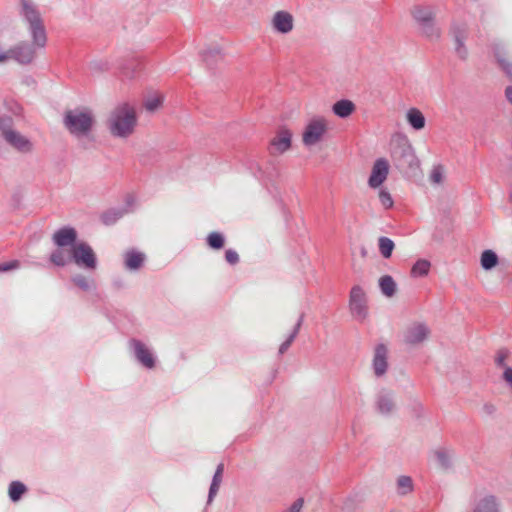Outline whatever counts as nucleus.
<instances>
[{"label": "nucleus", "instance_id": "412c9836", "mask_svg": "<svg viewBox=\"0 0 512 512\" xmlns=\"http://www.w3.org/2000/svg\"><path fill=\"white\" fill-rule=\"evenodd\" d=\"M224 472V464L220 463L218 464L216 471L214 473L212 483L210 485L209 494H208V503L212 502L213 498L218 493L220 484L222 482V476Z\"/></svg>", "mask_w": 512, "mask_h": 512}, {"label": "nucleus", "instance_id": "c756f323", "mask_svg": "<svg viewBox=\"0 0 512 512\" xmlns=\"http://www.w3.org/2000/svg\"><path fill=\"white\" fill-rule=\"evenodd\" d=\"M124 213H125V211H123L121 209H115V208L109 209V210L105 211L104 213H102L101 221L105 225H112L115 222H117L124 215Z\"/></svg>", "mask_w": 512, "mask_h": 512}, {"label": "nucleus", "instance_id": "f257e3e1", "mask_svg": "<svg viewBox=\"0 0 512 512\" xmlns=\"http://www.w3.org/2000/svg\"><path fill=\"white\" fill-rule=\"evenodd\" d=\"M20 6V15L28 25L32 43L19 42L10 48V56L20 65H29L36 59L37 50L46 47L48 39L38 6L32 0H20Z\"/></svg>", "mask_w": 512, "mask_h": 512}, {"label": "nucleus", "instance_id": "6e6552de", "mask_svg": "<svg viewBox=\"0 0 512 512\" xmlns=\"http://www.w3.org/2000/svg\"><path fill=\"white\" fill-rule=\"evenodd\" d=\"M71 260L80 268L94 271L97 268V257L92 247L80 241L70 249Z\"/></svg>", "mask_w": 512, "mask_h": 512}, {"label": "nucleus", "instance_id": "58836bf2", "mask_svg": "<svg viewBox=\"0 0 512 512\" xmlns=\"http://www.w3.org/2000/svg\"><path fill=\"white\" fill-rule=\"evenodd\" d=\"M430 180L434 184H440L443 181V167L441 165L433 167Z\"/></svg>", "mask_w": 512, "mask_h": 512}, {"label": "nucleus", "instance_id": "f03ea898", "mask_svg": "<svg viewBox=\"0 0 512 512\" xmlns=\"http://www.w3.org/2000/svg\"><path fill=\"white\" fill-rule=\"evenodd\" d=\"M137 125L135 108L128 103L115 106L106 120V126L112 136L127 138L134 133Z\"/></svg>", "mask_w": 512, "mask_h": 512}, {"label": "nucleus", "instance_id": "864d4df0", "mask_svg": "<svg viewBox=\"0 0 512 512\" xmlns=\"http://www.w3.org/2000/svg\"><path fill=\"white\" fill-rule=\"evenodd\" d=\"M509 199H510V201L512 202V191H511V192H510V194H509Z\"/></svg>", "mask_w": 512, "mask_h": 512}, {"label": "nucleus", "instance_id": "a19ab883", "mask_svg": "<svg viewBox=\"0 0 512 512\" xmlns=\"http://www.w3.org/2000/svg\"><path fill=\"white\" fill-rule=\"evenodd\" d=\"M455 53L461 60H466L468 57V50L465 46V41L455 42Z\"/></svg>", "mask_w": 512, "mask_h": 512}, {"label": "nucleus", "instance_id": "37998d69", "mask_svg": "<svg viewBox=\"0 0 512 512\" xmlns=\"http://www.w3.org/2000/svg\"><path fill=\"white\" fill-rule=\"evenodd\" d=\"M225 259L229 264L235 265L239 262V255L235 250L228 249L225 252Z\"/></svg>", "mask_w": 512, "mask_h": 512}, {"label": "nucleus", "instance_id": "cd10ccee", "mask_svg": "<svg viewBox=\"0 0 512 512\" xmlns=\"http://www.w3.org/2000/svg\"><path fill=\"white\" fill-rule=\"evenodd\" d=\"M26 491V486L20 481H12L9 485V497L13 502L19 501Z\"/></svg>", "mask_w": 512, "mask_h": 512}, {"label": "nucleus", "instance_id": "dca6fc26", "mask_svg": "<svg viewBox=\"0 0 512 512\" xmlns=\"http://www.w3.org/2000/svg\"><path fill=\"white\" fill-rule=\"evenodd\" d=\"M130 345L134 350L136 359L146 368L155 366V359L151 351L141 341L132 339Z\"/></svg>", "mask_w": 512, "mask_h": 512}, {"label": "nucleus", "instance_id": "f704fd0d", "mask_svg": "<svg viewBox=\"0 0 512 512\" xmlns=\"http://www.w3.org/2000/svg\"><path fill=\"white\" fill-rule=\"evenodd\" d=\"M111 64L107 59H98L90 62L89 69L92 73L98 74L110 69Z\"/></svg>", "mask_w": 512, "mask_h": 512}, {"label": "nucleus", "instance_id": "473e14b6", "mask_svg": "<svg viewBox=\"0 0 512 512\" xmlns=\"http://www.w3.org/2000/svg\"><path fill=\"white\" fill-rule=\"evenodd\" d=\"M494 55L500 67L507 74V76L512 79V63L504 57L503 53L498 49V47L494 48Z\"/></svg>", "mask_w": 512, "mask_h": 512}, {"label": "nucleus", "instance_id": "4c0bfd02", "mask_svg": "<svg viewBox=\"0 0 512 512\" xmlns=\"http://www.w3.org/2000/svg\"><path fill=\"white\" fill-rule=\"evenodd\" d=\"M378 196L380 203L385 209H390L393 206L394 201L392 199V196L386 189H381L379 191Z\"/></svg>", "mask_w": 512, "mask_h": 512}, {"label": "nucleus", "instance_id": "9d476101", "mask_svg": "<svg viewBox=\"0 0 512 512\" xmlns=\"http://www.w3.org/2000/svg\"><path fill=\"white\" fill-rule=\"evenodd\" d=\"M430 334L426 324L415 322L409 325L404 333V341L408 345H418L424 342Z\"/></svg>", "mask_w": 512, "mask_h": 512}, {"label": "nucleus", "instance_id": "aec40b11", "mask_svg": "<svg viewBox=\"0 0 512 512\" xmlns=\"http://www.w3.org/2000/svg\"><path fill=\"white\" fill-rule=\"evenodd\" d=\"M498 506L497 499L494 496L489 495L479 500L473 512H498Z\"/></svg>", "mask_w": 512, "mask_h": 512}, {"label": "nucleus", "instance_id": "2eb2a0df", "mask_svg": "<svg viewBox=\"0 0 512 512\" xmlns=\"http://www.w3.org/2000/svg\"><path fill=\"white\" fill-rule=\"evenodd\" d=\"M53 242L59 248L73 247L77 244V231L73 227H63L53 234Z\"/></svg>", "mask_w": 512, "mask_h": 512}, {"label": "nucleus", "instance_id": "5701e85b", "mask_svg": "<svg viewBox=\"0 0 512 512\" xmlns=\"http://www.w3.org/2000/svg\"><path fill=\"white\" fill-rule=\"evenodd\" d=\"M407 121L416 130H421L425 126V117L416 108H411L407 112Z\"/></svg>", "mask_w": 512, "mask_h": 512}, {"label": "nucleus", "instance_id": "6ab92c4d", "mask_svg": "<svg viewBox=\"0 0 512 512\" xmlns=\"http://www.w3.org/2000/svg\"><path fill=\"white\" fill-rule=\"evenodd\" d=\"M355 109V104L347 99L339 100L332 106L333 113L340 118L349 117L355 111Z\"/></svg>", "mask_w": 512, "mask_h": 512}, {"label": "nucleus", "instance_id": "8fccbe9b", "mask_svg": "<svg viewBox=\"0 0 512 512\" xmlns=\"http://www.w3.org/2000/svg\"><path fill=\"white\" fill-rule=\"evenodd\" d=\"M505 97H506L507 101L512 104V86H508L505 89Z\"/></svg>", "mask_w": 512, "mask_h": 512}, {"label": "nucleus", "instance_id": "9b49d317", "mask_svg": "<svg viewBox=\"0 0 512 512\" xmlns=\"http://www.w3.org/2000/svg\"><path fill=\"white\" fill-rule=\"evenodd\" d=\"M389 174V163L385 158H378L372 167L371 175L368 179V185L371 188L380 187Z\"/></svg>", "mask_w": 512, "mask_h": 512}, {"label": "nucleus", "instance_id": "e433bc0d", "mask_svg": "<svg viewBox=\"0 0 512 512\" xmlns=\"http://www.w3.org/2000/svg\"><path fill=\"white\" fill-rule=\"evenodd\" d=\"M397 486L401 494H407L412 491V479L408 476H401L397 480Z\"/></svg>", "mask_w": 512, "mask_h": 512}, {"label": "nucleus", "instance_id": "c85d7f7f", "mask_svg": "<svg viewBox=\"0 0 512 512\" xmlns=\"http://www.w3.org/2000/svg\"><path fill=\"white\" fill-rule=\"evenodd\" d=\"M378 247H379L380 254L385 259H388L392 255L395 244L390 238L382 236L378 239Z\"/></svg>", "mask_w": 512, "mask_h": 512}, {"label": "nucleus", "instance_id": "bb28decb", "mask_svg": "<svg viewBox=\"0 0 512 512\" xmlns=\"http://www.w3.org/2000/svg\"><path fill=\"white\" fill-rule=\"evenodd\" d=\"M303 319H304V315L301 314L292 333L289 335V337L287 338L286 341H284L280 347H279V354H284L288 349L289 347L291 346V344L293 343L294 339L296 338V336L298 335L299 333V330L301 328V325L303 323Z\"/></svg>", "mask_w": 512, "mask_h": 512}, {"label": "nucleus", "instance_id": "49530a36", "mask_svg": "<svg viewBox=\"0 0 512 512\" xmlns=\"http://www.w3.org/2000/svg\"><path fill=\"white\" fill-rule=\"evenodd\" d=\"M19 266L18 261H12L9 263H5L3 265L0 264V272L2 271H10L12 269H15Z\"/></svg>", "mask_w": 512, "mask_h": 512}, {"label": "nucleus", "instance_id": "423d86ee", "mask_svg": "<svg viewBox=\"0 0 512 512\" xmlns=\"http://www.w3.org/2000/svg\"><path fill=\"white\" fill-rule=\"evenodd\" d=\"M328 132V120L323 116H314L306 124L302 133V142L311 147L320 143Z\"/></svg>", "mask_w": 512, "mask_h": 512}, {"label": "nucleus", "instance_id": "0eeeda50", "mask_svg": "<svg viewBox=\"0 0 512 512\" xmlns=\"http://www.w3.org/2000/svg\"><path fill=\"white\" fill-rule=\"evenodd\" d=\"M0 134L9 145L18 151L27 153L32 150L30 140L12 128L10 117H0Z\"/></svg>", "mask_w": 512, "mask_h": 512}, {"label": "nucleus", "instance_id": "a18cd8bd", "mask_svg": "<svg viewBox=\"0 0 512 512\" xmlns=\"http://www.w3.org/2000/svg\"><path fill=\"white\" fill-rule=\"evenodd\" d=\"M303 503H304V500L302 498H299L285 512H300L303 507Z\"/></svg>", "mask_w": 512, "mask_h": 512}, {"label": "nucleus", "instance_id": "a878e982", "mask_svg": "<svg viewBox=\"0 0 512 512\" xmlns=\"http://www.w3.org/2000/svg\"><path fill=\"white\" fill-rule=\"evenodd\" d=\"M450 33L454 42L465 41L468 37V27L464 23H453L450 28Z\"/></svg>", "mask_w": 512, "mask_h": 512}, {"label": "nucleus", "instance_id": "2f4dec72", "mask_svg": "<svg viewBox=\"0 0 512 512\" xmlns=\"http://www.w3.org/2000/svg\"><path fill=\"white\" fill-rule=\"evenodd\" d=\"M430 262L425 259L418 260L411 269V275L414 277H423L429 273L430 270Z\"/></svg>", "mask_w": 512, "mask_h": 512}, {"label": "nucleus", "instance_id": "1a4fd4ad", "mask_svg": "<svg viewBox=\"0 0 512 512\" xmlns=\"http://www.w3.org/2000/svg\"><path fill=\"white\" fill-rule=\"evenodd\" d=\"M349 306L351 313L357 319L363 320L367 315L366 296L363 289L356 285L350 292Z\"/></svg>", "mask_w": 512, "mask_h": 512}, {"label": "nucleus", "instance_id": "a211bd4d", "mask_svg": "<svg viewBox=\"0 0 512 512\" xmlns=\"http://www.w3.org/2000/svg\"><path fill=\"white\" fill-rule=\"evenodd\" d=\"M376 408L381 414H390L395 408L393 394L387 391H381L376 399Z\"/></svg>", "mask_w": 512, "mask_h": 512}, {"label": "nucleus", "instance_id": "7ed1b4c3", "mask_svg": "<svg viewBox=\"0 0 512 512\" xmlns=\"http://www.w3.org/2000/svg\"><path fill=\"white\" fill-rule=\"evenodd\" d=\"M411 15L419 25L422 35L431 41L438 40L441 30L435 23L436 8L431 5L417 4L411 9Z\"/></svg>", "mask_w": 512, "mask_h": 512}, {"label": "nucleus", "instance_id": "79ce46f5", "mask_svg": "<svg viewBox=\"0 0 512 512\" xmlns=\"http://www.w3.org/2000/svg\"><path fill=\"white\" fill-rule=\"evenodd\" d=\"M508 355H509L508 350H506V349H500V350L497 352L496 356H495V364H496L498 367H501V368H505V367H507V366H506L505 361H506V359H507Z\"/></svg>", "mask_w": 512, "mask_h": 512}, {"label": "nucleus", "instance_id": "c03bdc74", "mask_svg": "<svg viewBox=\"0 0 512 512\" xmlns=\"http://www.w3.org/2000/svg\"><path fill=\"white\" fill-rule=\"evenodd\" d=\"M503 380L506 382V384L509 386V388L512 389V368L511 367H505V370L503 372Z\"/></svg>", "mask_w": 512, "mask_h": 512}, {"label": "nucleus", "instance_id": "7c9ffc66", "mask_svg": "<svg viewBox=\"0 0 512 512\" xmlns=\"http://www.w3.org/2000/svg\"><path fill=\"white\" fill-rule=\"evenodd\" d=\"M50 261L56 266L63 267L71 261V253L66 255L64 250L56 249L50 255Z\"/></svg>", "mask_w": 512, "mask_h": 512}, {"label": "nucleus", "instance_id": "39448f33", "mask_svg": "<svg viewBox=\"0 0 512 512\" xmlns=\"http://www.w3.org/2000/svg\"><path fill=\"white\" fill-rule=\"evenodd\" d=\"M391 157L399 168H410L417 161L414 149L406 137H398L392 142Z\"/></svg>", "mask_w": 512, "mask_h": 512}, {"label": "nucleus", "instance_id": "de8ad7c7", "mask_svg": "<svg viewBox=\"0 0 512 512\" xmlns=\"http://www.w3.org/2000/svg\"><path fill=\"white\" fill-rule=\"evenodd\" d=\"M11 60L10 49L6 51H0V64L6 63Z\"/></svg>", "mask_w": 512, "mask_h": 512}, {"label": "nucleus", "instance_id": "ea45409f", "mask_svg": "<svg viewBox=\"0 0 512 512\" xmlns=\"http://www.w3.org/2000/svg\"><path fill=\"white\" fill-rule=\"evenodd\" d=\"M72 282L77 286L79 287L80 289L84 290V291H87L90 289V283H89V280L81 275V274H78V275H75L73 278H72Z\"/></svg>", "mask_w": 512, "mask_h": 512}, {"label": "nucleus", "instance_id": "4be33fe9", "mask_svg": "<svg viewBox=\"0 0 512 512\" xmlns=\"http://www.w3.org/2000/svg\"><path fill=\"white\" fill-rule=\"evenodd\" d=\"M164 97L159 92H153L144 98L143 106L148 112H155L162 106Z\"/></svg>", "mask_w": 512, "mask_h": 512}, {"label": "nucleus", "instance_id": "f3484780", "mask_svg": "<svg viewBox=\"0 0 512 512\" xmlns=\"http://www.w3.org/2000/svg\"><path fill=\"white\" fill-rule=\"evenodd\" d=\"M123 258L125 268L130 271H135L139 270L143 266L146 260V255L143 252L130 249L124 253Z\"/></svg>", "mask_w": 512, "mask_h": 512}, {"label": "nucleus", "instance_id": "09e8293b", "mask_svg": "<svg viewBox=\"0 0 512 512\" xmlns=\"http://www.w3.org/2000/svg\"><path fill=\"white\" fill-rule=\"evenodd\" d=\"M219 55H220V51L218 49H214V50L206 51L203 54V59L209 64L208 58L210 56H219Z\"/></svg>", "mask_w": 512, "mask_h": 512}, {"label": "nucleus", "instance_id": "b1692460", "mask_svg": "<svg viewBox=\"0 0 512 512\" xmlns=\"http://www.w3.org/2000/svg\"><path fill=\"white\" fill-rule=\"evenodd\" d=\"M381 292L386 297L394 296L396 292V283L390 275H384L379 279Z\"/></svg>", "mask_w": 512, "mask_h": 512}, {"label": "nucleus", "instance_id": "4468645a", "mask_svg": "<svg viewBox=\"0 0 512 512\" xmlns=\"http://www.w3.org/2000/svg\"><path fill=\"white\" fill-rule=\"evenodd\" d=\"M271 25L277 33L288 34L294 28V18L287 11H277L271 19Z\"/></svg>", "mask_w": 512, "mask_h": 512}, {"label": "nucleus", "instance_id": "393cba45", "mask_svg": "<svg viewBox=\"0 0 512 512\" xmlns=\"http://www.w3.org/2000/svg\"><path fill=\"white\" fill-rule=\"evenodd\" d=\"M480 262L484 270H491L498 264V256L492 250H485L481 254Z\"/></svg>", "mask_w": 512, "mask_h": 512}, {"label": "nucleus", "instance_id": "c9c22d12", "mask_svg": "<svg viewBox=\"0 0 512 512\" xmlns=\"http://www.w3.org/2000/svg\"><path fill=\"white\" fill-rule=\"evenodd\" d=\"M224 242V236L219 232H212L207 236V243L213 249H221Z\"/></svg>", "mask_w": 512, "mask_h": 512}, {"label": "nucleus", "instance_id": "f8f14e48", "mask_svg": "<svg viewBox=\"0 0 512 512\" xmlns=\"http://www.w3.org/2000/svg\"><path fill=\"white\" fill-rule=\"evenodd\" d=\"M388 349L384 344H378L374 349L372 368L376 377H382L388 370Z\"/></svg>", "mask_w": 512, "mask_h": 512}, {"label": "nucleus", "instance_id": "603ef678", "mask_svg": "<svg viewBox=\"0 0 512 512\" xmlns=\"http://www.w3.org/2000/svg\"><path fill=\"white\" fill-rule=\"evenodd\" d=\"M123 74H124L126 77H132V76H133V74H132V73L125 71V69H124V68H123Z\"/></svg>", "mask_w": 512, "mask_h": 512}, {"label": "nucleus", "instance_id": "20e7f679", "mask_svg": "<svg viewBox=\"0 0 512 512\" xmlns=\"http://www.w3.org/2000/svg\"><path fill=\"white\" fill-rule=\"evenodd\" d=\"M64 125L71 134L84 136L91 131L94 117L88 110H69L65 113Z\"/></svg>", "mask_w": 512, "mask_h": 512}, {"label": "nucleus", "instance_id": "3c124183", "mask_svg": "<svg viewBox=\"0 0 512 512\" xmlns=\"http://www.w3.org/2000/svg\"><path fill=\"white\" fill-rule=\"evenodd\" d=\"M483 409L487 414H492L495 411V407L493 404H485L483 406Z\"/></svg>", "mask_w": 512, "mask_h": 512}, {"label": "nucleus", "instance_id": "72a5a7b5", "mask_svg": "<svg viewBox=\"0 0 512 512\" xmlns=\"http://www.w3.org/2000/svg\"><path fill=\"white\" fill-rule=\"evenodd\" d=\"M437 462L443 468H449L451 466L452 453L444 448H440L434 453Z\"/></svg>", "mask_w": 512, "mask_h": 512}, {"label": "nucleus", "instance_id": "ddd939ff", "mask_svg": "<svg viewBox=\"0 0 512 512\" xmlns=\"http://www.w3.org/2000/svg\"><path fill=\"white\" fill-rule=\"evenodd\" d=\"M292 134L288 129H280L270 142L269 151L271 155H279L291 147Z\"/></svg>", "mask_w": 512, "mask_h": 512}]
</instances>
